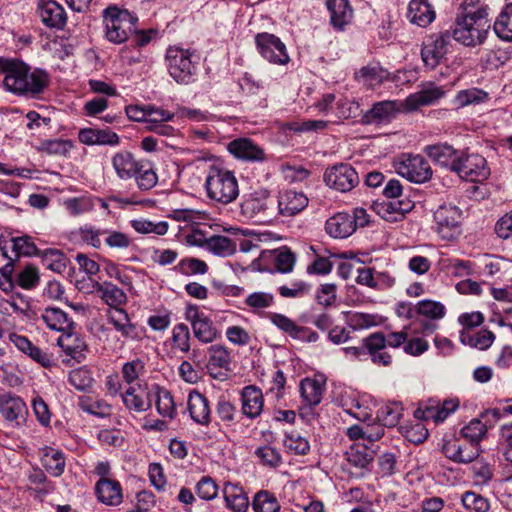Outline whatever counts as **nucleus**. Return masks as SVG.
Returning <instances> with one entry per match:
<instances>
[{"label":"nucleus","instance_id":"nucleus-7","mask_svg":"<svg viewBox=\"0 0 512 512\" xmlns=\"http://www.w3.org/2000/svg\"><path fill=\"white\" fill-rule=\"evenodd\" d=\"M407 328L398 332H391L385 336L381 332H375L364 338V344L373 363L389 366L392 363V356L384 351L386 346L398 348L405 345L408 339Z\"/></svg>","mask_w":512,"mask_h":512},{"label":"nucleus","instance_id":"nucleus-29","mask_svg":"<svg viewBox=\"0 0 512 512\" xmlns=\"http://www.w3.org/2000/svg\"><path fill=\"white\" fill-rule=\"evenodd\" d=\"M112 167L116 175L122 180H128L137 175L141 161L135 159L132 153L120 151L111 158Z\"/></svg>","mask_w":512,"mask_h":512},{"label":"nucleus","instance_id":"nucleus-19","mask_svg":"<svg viewBox=\"0 0 512 512\" xmlns=\"http://www.w3.org/2000/svg\"><path fill=\"white\" fill-rule=\"evenodd\" d=\"M228 151L237 159L247 162H261L266 159L263 148L248 138H237L227 145Z\"/></svg>","mask_w":512,"mask_h":512},{"label":"nucleus","instance_id":"nucleus-12","mask_svg":"<svg viewBox=\"0 0 512 512\" xmlns=\"http://www.w3.org/2000/svg\"><path fill=\"white\" fill-rule=\"evenodd\" d=\"M454 172L467 181L483 182L489 177L490 168L483 156L462 152Z\"/></svg>","mask_w":512,"mask_h":512},{"label":"nucleus","instance_id":"nucleus-60","mask_svg":"<svg viewBox=\"0 0 512 512\" xmlns=\"http://www.w3.org/2000/svg\"><path fill=\"white\" fill-rule=\"evenodd\" d=\"M347 323L353 330H362L376 326L378 321L377 316L373 314L349 312Z\"/></svg>","mask_w":512,"mask_h":512},{"label":"nucleus","instance_id":"nucleus-2","mask_svg":"<svg viewBox=\"0 0 512 512\" xmlns=\"http://www.w3.org/2000/svg\"><path fill=\"white\" fill-rule=\"evenodd\" d=\"M92 287L98 296L110 307L107 316L108 321L114 328L126 339L132 341L141 340L144 330L133 324L128 313L122 308L127 302L126 293L108 281L102 283L93 281Z\"/></svg>","mask_w":512,"mask_h":512},{"label":"nucleus","instance_id":"nucleus-51","mask_svg":"<svg viewBox=\"0 0 512 512\" xmlns=\"http://www.w3.org/2000/svg\"><path fill=\"white\" fill-rule=\"evenodd\" d=\"M494 31L499 38L512 41V4L507 5L496 19Z\"/></svg>","mask_w":512,"mask_h":512},{"label":"nucleus","instance_id":"nucleus-33","mask_svg":"<svg viewBox=\"0 0 512 512\" xmlns=\"http://www.w3.org/2000/svg\"><path fill=\"white\" fill-rule=\"evenodd\" d=\"M443 91L434 84L424 86L420 91L410 94L405 100L408 110H416L421 106L431 105L440 99Z\"/></svg>","mask_w":512,"mask_h":512},{"label":"nucleus","instance_id":"nucleus-3","mask_svg":"<svg viewBox=\"0 0 512 512\" xmlns=\"http://www.w3.org/2000/svg\"><path fill=\"white\" fill-rule=\"evenodd\" d=\"M487 16V9L480 7L476 11H469L462 17H458L453 28L454 39L466 46L483 43L490 29Z\"/></svg>","mask_w":512,"mask_h":512},{"label":"nucleus","instance_id":"nucleus-62","mask_svg":"<svg viewBox=\"0 0 512 512\" xmlns=\"http://www.w3.org/2000/svg\"><path fill=\"white\" fill-rule=\"evenodd\" d=\"M145 372V364L140 359L124 363L121 369L123 380L129 385L136 384V380Z\"/></svg>","mask_w":512,"mask_h":512},{"label":"nucleus","instance_id":"nucleus-23","mask_svg":"<svg viewBox=\"0 0 512 512\" xmlns=\"http://www.w3.org/2000/svg\"><path fill=\"white\" fill-rule=\"evenodd\" d=\"M414 207V203L408 198L401 200L390 199L374 205L375 212L388 222H398L403 219Z\"/></svg>","mask_w":512,"mask_h":512},{"label":"nucleus","instance_id":"nucleus-37","mask_svg":"<svg viewBox=\"0 0 512 512\" xmlns=\"http://www.w3.org/2000/svg\"><path fill=\"white\" fill-rule=\"evenodd\" d=\"M41 320L50 330L62 332V334L73 326V321L68 315L61 309L54 307L46 308L41 315Z\"/></svg>","mask_w":512,"mask_h":512},{"label":"nucleus","instance_id":"nucleus-41","mask_svg":"<svg viewBox=\"0 0 512 512\" xmlns=\"http://www.w3.org/2000/svg\"><path fill=\"white\" fill-rule=\"evenodd\" d=\"M399 111V106L395 101H381L373 105L368 111L366 118L369 122H387L390 121Z\"/></svg>","mask_w":512,"mask_h":512},{"label":"nucleus","instance_id":"nucleus-15","mask_svg":"<svg viewBox=\"0 0 512 512\" xmlns=\"http://www.w3.org/2000/svg\"><path fill=\"white\" fill-rule=\"evenodd\" d=\"M347 464L345 469L351 478L364 477V470L370 464L374 457V451L366 444L354 443L345 453Z\"/></svg>","mask_w":512,"mask_h":512},{"label":"nucleus","instance_id":"nucleus-58","mask_svg":"<svg viewBox=\"0 0 512 512\" xmlns=\"http://www.w3.org/2000/svg\"><path fill=\"white\" fill-rule=\"evenodd\" d=\"M133 178L136 179L137 185L141 190H150L157 184V174L153 168L147 164L141 162L137 169V175Z\"/></svg>","mask_w":512,"mask_h":512},{"label":"nucleus","instance_id":"nucleus-54","mask_svg":"<svg viewBox=\"0 0 512 512\" xmlns=\"http://www.w3.org/2000/svg\"><path fill=\"white\" fill-rule=\"evenodd\" d=\"M417 315L424 316L430 320H438L444 317L445 307L443 304L433 300L419 301L414 307Z\"/></svg>","mask_w":512,"mask_h":512},{"label":"nucleus","instance_id":"nucleus-9","mask_svg":"<svg viewBox=\"0 0 512 512\" xmlns=\"http://www.w3.org/2000/svg\"><path fill=\"white\" fill-rule=\"evenodd\" d=\"M462 211L455 205L443 204L434 212L436 232L448 241L457 239L462 234Z\"/></svg>","mask_w":512,"mask_h":512},{"label":"nucleus","instance_id":"nucleus-11","mask_svg":"<svg viewBox=\"0 0 512 512\" xmlns=\"http://www.w3.org/2000/svg\"><path fill=\"white\" fill-rule=\"evenodd\" d=\"M188 50L179 47H170L166 53V61L170 76L177 83H189L194 72L195 65Z\"/></svg>","mask_w":512,"mask_h":512},{"label":"nucleus","instance_id":"nucleus-39","mask_svg":"<svg viewBox=\"0 0 512 512\" xmlns=\"http://www.w3.org/2000/svg\"><path fill=\"white\" fill-rule=\"evenodd\" d=\"M325 386L316 379L305 378L300 383V394L307 406H317L323 397Z\"/></svg>","mask_w":512,"mask_h":512},{"label":"nucleus","instance_id":"nucleus-14","mask_svg":"<svg viewBox=\"0 0 512 512\" xmlns=\"http://www.w3.org/2000/svg\"><path fill=\"white\" fill-rule=\"evenodd\" d=\"M259 53L270 63L283 65L288 63L289 56L285 44L275 35L260 33L255 37Z\"/></svg>","mask_w":512,"mask_h":512},{"label":"nucleus","instance_id":"nucleus-4","mask_svg":"<svg viewBox=\"0 0 512 512\" xmlns=\"http://www.w3.org/2000/svg\"><path fill=\"white\" fill-rule=\"evenodd\" d=\"M205 188L207 196L218 203L227 205L239 196V184L234 172L217 166L210 167Z\"/></svg>","mask_w":512,"mask_h":512},{"label":"nucleus","instance_id":"nucleus-42","mask_svg":"<svg viewBox=\"0 0 512 512\" xmlns=\"http://www.w3.org/2000/svg\"><path fill=\"white\" fill-rule=\"evenodd\" d=\"M41 463L51 477H58L65 467L63 454L54 448H46L41 456Z\"/></svg>","mask_w":512,"mask_h":512},{"label":"nucleus","instance_id":"nucleus-61","mask_svg":"<svg viewBox=\"0 0 512 512\" xmlns=\"http://www.w3.org/2000/svg\"><path fill=\"white\" fill-rule=\"evenodd\" d=\"M70 384L79 391H85L92 387L94 379L90 370L78 368L69 374Z\"/></svg>","mask_w":512,"mask_h":512},{"label":"nucleus","instance_id":"nucleus-20","mask_svg":"<svg viewBox=\"0 0 512 512\" xmlns=\"http://www.w3.org/2000/svg\"><path fill=\"white\" fill-rule=\"evenodd\" d=\"M9 340L17 347L19 351L29 356L32 360L39 363L41 366L49 368L54 364L52 354L34 345L27 337L16 333H11L9 335Z\"/></svg>","mask_w":512,"mask_h":512},{"label":"nucleus","instance_id":"nucleus-18","mask_svg":"<svg viewBox=\"0 0 512 512\" xmlns=\"http://www.w3.org/2000/svg\"><path fill=\"white\" fill-rule=\"evenodd\" d=\"M448 35H432L429 36L423 43L421 50L422 60L425 66L434 69L448 51Z\"/></svg>","mask_w":512,"mask_h":512},{"label":"nucleus","instance_id":"nucleus-44","mask_svg":"<svg viewBox=\"0 0 512 512\" xmlns=\"http://www.w3.org/2000/svg\"><path fill=\"white\" fill-rule=\"evenodd\" d=\"M421 420L415 417V420L408 421L399 427L400 433L411 443L420 444L428 437V429Z\"/></svg>","mask_w":512,"mask_h":512},{"label":"nucleus","instance_id":"nucleus-50","mask_svg":"<svg viewBox=\"0 0 512 512\" xmlns=\"http://www.w3.org/2000/svg\"><path fill=\"white\" fill-rule=\"evenodd\" d=\"M206 249L217 256L227 257L235 252L236 245L230 238L216 235L208 238Z\"/></svg>","mask_w":512,"mask_h":512},{"label":"nucleus","instance_id":"nucleus-55","mask_svg":"<svg viewBox=\"0 0 512 512\" xmlns=\"http://www.w3.org/2000/svg\"><path fill=\"white\" fill-rule=\"evenodd\" d=\"M486 432L485 424L478 418L472 419L461 430L462 436L469 441L468 444L476 447H478L479 442L484 438Z\"/></svg>","mask_w":512,"mask_h":512},{"label":"nucleus","instance_id":"nucleus-27","mask_svg":"<svg viewBox=\"0 0 512 512\" xmlns=\"http://www.w3.org/2000/svg\"><path fill=\"white\" fill-rule=\"evenodd\" d=\"M443 452L447 458L453 461L468 463L477 458L479 447L453 439L444 443Z\"/></svg>","mask_w":512,"mask_h":512},{"label":"nucleus","instance_id":"nucleus-52","mask_svg":"<svg viewBox=\"0 0 512 512\" xmlns=\"http://www.w3.org/2000/svg\"><path fill=\"white\" fill-rule=\"evenodd\" d=\"M283 445L289 452L295 455H305L310 450L309 441L297 431L286 433Z\"/></svg>","mask_w":512,"mask_h":512},{"label":"nucleus","instance_id":"nucleus-63","mask_svg":"<svg viewBox=\"0 0 512 512\" xmlns=\"http://www.w3.org/2000/svg\"><path fill=\"white\" fill-rule=\"evenodd\" d=\"M295 262L296 257L294 253H292L286 247L276 251V255L274 257V265L278 272L290 273L294 268Z\"/></svg>","mask_w":512,"mask_h":512},{"label":"nucleus","instance_id":"nucleus-45","mask_svg":"<svg viewBox=\"0 0 512 512\" xmlns=\"http://www.w3.org/2000/svg\"><path fill=\"white\" fill-rule=\"evenodd\" d=\"M495 335L493 332L483 329L475 334L462 330L460 332V340L463 344L475 347L481 350L489 348L494 342Z\"/></svg>","mask_w":512,"mask_h":512},{"label":"nucleus","instance_id":"nucleus-31","mask_svg":"<svg viewBox=\"0 0 512 512\" xmlns=\"http://www.w3.org/2000/svg\"><path fill=\"white\" fill-rule=\"evenodd\" d=\"M57 344L67 356L77 362H81L85 358L86 342L81 336L71 333L70 330L64 332L57 339Z\"/></svg>","mask_w":512,"mask_h":512},{"label":"nucleus","instance_id":"nucleus-49","mask_svg":"<svg viewBox=\"0 0 512 512\" xmlns=\"http://www.w3.org/2000/svg\"><path fill=\"white\" fill-rule=\"evenodd\" d=\"M172 348L182 353L191 349V333L187 324L178 323L171 331Z\"/></svg>","mask_w":512,"mask_h":512},{"label":"nucleus","instance_id":"nucleus-25","mask_svg":"<svg viewBox=\"0 0 512 512\" xmlns=\"http://www.w3.org/2000/svg\"><path fill=\"white\" fill-rule=\"evenodd\" d=\"M427 155L437 164L454 172L463 151L448 144H436L425 148Z\"/></svg>","mask_w":512,"mask_h":512},{"label":"nucleus","instance_id":"nucleus-38","mask_svg":"<svg viewBox=\"0 0 512 512\" xmlns=\"http://www.w3.org/2000/svg\"><path fill=\"white\" fill-rule=\"evenodd\" d=\"M331 24L338 29L347 25L353 16L348 0H327Z\"/></svg>","mask_w":512,"mask_h":512},{"label":"nucleus","instance_id":"nucleus-6","mask_svg":"<svg viewBox=\"0 0 512 512\" xmlns=\"http://www.w3.org/2000/svg\"><path fill=\"white\" fill-rule=\"evenodd\" d=\"M185 320L190 324L193 337L201 344L208 345L221 339L222 330L217 321H213L196 304H187L184 311Z\"/></svg>","mask_w":512,"mask_h":512},{"label":"nucleus","instance_id":"nucleus-53","mask_svg":"<svg viewBox=\"0 0 512 512\" xmlns=\"http://www.w3.org/2000/svg\"><path fill=\"white\" fill-rule=\"evenodd\" d=\"M131 226L140 234L153 233L159 236L165 235L169 229V225L166 221L152 222L144 218L132 220Z\"/></svg>","mask_w":512,"mask_h":512},{"label":"nucleus","instance_id":"nucleus-8","mask_svg":"<svg viewBox=\"0 0 512 512\" xmlns=\"http://www.w3.org/2000/svg\"><path fill=\"white\" fill-rule=\"evenodd\" d=\"M240 210L245 218L266 223L276 216V201L266 189H259L244 197Z\"/></svg>","mask_w":512,"mask_h":512},{"label":"nucleus","instance_id":"nucleus-59","mask_svg":"<svg viewBox=\"0 0 512 512\" xmlns=\"http://www.w3.org/2000/svg\"><path fill=\"white\" fill-rule=\"evenodd\" d=\"M106 229L85 225L79 229L80 239L87 245L99 249L102 246V238L105 239Z\"/></svg>","mask_w":512,"mask_h":512},{"label":"nucleus","instance_id":"nucleus-17","mask_svg":"<svg viewBox=\"0 0 512 512\" xmlns=\"http://www.w3.org/2000/svg\"><path fill=\"white\" fill-rule=\"evenodd\" d=\"M0 414L6 421L18 427L25 422L28 409L21 397L5 393L0 395Z\"/></svg>","mask_w":512,"mask_h":512},{"label":"nucleus","instance_id":"nucleus-10","mask_svg":"<svg viewBox=\"0 0 512 512\" xmlns=\"http://www.w3.org/2000/svg\"><path fill=\"white\" fill-rule=\"evenodd\" d=\"M396 173L410 182L424 183L431 179L432 169L420 155L402 154L393 161Z\"/></svg>","mask_w":512,"mask_h":512},{"label":"nucleus","instance_id":"nucleus-28","mask_svg":"<svg viewBox=\"0 0 512 512\" xmlns=\"http://www.w3.org/2000/svg\"><path fill=\"white\" fill-rule=\"evenodd\" d=\"M79 141L85 145H110L116 146L119 144V136L110 130L83 128L78 133Z\"/></svg>","mask_w":512,"mask_h":512},{"label":"nucleus","instance_id":"nucleus-40","mask_svg":"<svg viewBox=\"0 0 512 512\" xmlns=\"http://www.w3.org/2000/svg\"><path fill=\"white\" fill-rule=\"evenodd\" d=\"M207 353V368L209 371H213L215 369H229L231 354L226 346L212 343V345L208 347Z\"/></svg>","mask_w":512,"mask_h":512},{"label":"nucleus","instance_id":"nucleus-22","mask_svg":"<svg viewBox=\"0 0 512 512\" xmlns=\"http://www.w3.org/2000/svg\"><path fill=\"white\" fill-rule=\"evenodd\" d=\"M458 405L456 400H445L443 403L434 400L429 401L425 407H419L414 411V417L417 419L433 420L435 423H439L454 412Z\"/></svg>","mask_w":512,"mask_h":512},{"label":"nucleus","instance_id":"nucleus-34","mask_svg":"<svg viewBox=\"0 0 512 512\" xmlns=\"http://www.w3.org/2000/svg\"><path fill=\"white\" fill-rule=\"evenodd\" d=\"M188 410L191 418L198 424L208 425L210 422V407L207 398L193 391L188 397Z\"/></svg>","mask_w":512,"mask_h":512},{"label":"nucleus","instance_id":"nucleus-47","mask_svg":"<svg viewBox=\"0 0 512 512\" xmlns=\"http://www.w3.org/2000/svg\"><path fill=\"white\" fill-rule=\"evenodd\" d=\"M271 322L280 330L295 339H303L307 328L298 326L292 319L280 313H271L269 315Z\"/></svg>","mask_w":512,"mask_h":512},{"label":"nucleus","instance_id":"nucleus-56","mask_svg":"<svg viewBox=\"0 0 512 512\" xmlns=\"http://www.w3.org/2000/svg\"><path fill=\"white\" fill-rule=\"evenodd\" d=\"M175 270L185 276L203 275L208 271V265L203 260L190 257L182 259L175 267Z\"/></svg>","mask_w":512,"mask_h":512},{"label":"nucleus","instance_id":"nucleus-64","mask_svg":"<svg viewBox=\"0 0 512 512\" xmlns=\"http://www.w3.org/2000/svg\"><path fill=\"white\" fill-rule=\"evenodd\" d=\"M488 94L480 89L471 88L458 92L456 96V103L461 106H468L471 104H479L486 101Z\"/></svg>","mask_w":512,"mask_h":512},{"label":"nucleus","instance_id":"nucleus-46","mask_svg":"<svg viewBox=\"0 0 512 512\" xmlns=\"http://www.w3.org/2000/svg\"><path fill=\"white\" fill-rule=\"evenodd\" d=\"M347 435L352 440H367L369 443L379 440L384 435V429L379 425H353L347 429Z\"/></svg>","mask_w":512,"mask_h":512},{"label":"nucleus","instance_id":"nucleus-35","mask_svg":"<svg viewBox=\"0 0 512 512\" xmlns=\"http://www.w3.org/2000/svg\"><path fill=\"white\" fill-rule=\"evenodd\" d=\"M223 496L227 506L235 512H244L248 508V497L237 483L225 482Z\"/></svg>","mask_w":512,"mask_h":512},{"label":"nucleus","instance_id":"nucleus-26","mask_svg":"<svg viewBox=\"0 0 512 512\" xmlns=\"http://www.w3.org/2000/svg\"><path fill=\"white\" fill-rule=\"evenodd\" d=\"M38 13L42 22L50 28H62L66 23L64 8L54 0H41Z\"/></svg>","mask_w":512,"mask_h":512},{"label":"nucleus","instance_id":"nucleus-36","mask_svg":"<svg viewBox=\"0 0 512 512\" xmlns=\"http://www.w3.org/2000/svg\"><path fill=\"white\" fill-rule=\"evenodd\" d=\"M95 493L98 500L108 506H117L123 500L120 482H96Z\"/></svg>","mask_w":512,"mask_h":512},{"label":"nucleus","instance_id":"nucleus-43","mask_svg":"<svg viewBox=\"0 0 512 512\" xmlns=\"http://www.w3.org/2000/svg\"><path fill=\"white\" fill-rule=\"evenodd\" d=\"M403 412V407L398 402H389L379 408L377 412V420L379 423L376 425L384 427H395Z\"/></svg>","mask_w":512,"mask_h":512},{"label":"nucleus","instance_id":"nucleus-48","mask_svg":"<svg viewBox=\"0 0 512 512\" xmlns=\"http://www.w3.org/2000/svg\"><path fill=\"white\" fill-rule=\"evenodd\" d=\"M156 395V410L158 414L164 418L172 419L176 415V405L171 393L159 386L155 387Z\"/></svg>","mask_w":512,"mask_h":512},{"label":"nucleus","instance_id":"nucleus-24","mask_svg":"<svg viewBox=\"0 0 512 512\" xmlns=\"http://www.w3.org/2000/svg\"><path fill=\"white\" fill-rule=\"evenodd\" d=\"M264 408V397L260 388L249 385L241 391V411L249 419L259 417Z\"/></svg>","mask_w":512,"mask_h":512},{"label":"nucleus","instance_id":"nucleus-30","mask_svg":"<svg viewBox=\"0 0 512 512\" xmlns=\"http://www.w3.org/2000/svg\"><path fill=\"white\" fill-rule=\"evenodd\" d=\"M407 18L412 24L426 27L435 19V11L428 0H410Z\"/></svg>","mask_w":512,"mask_h":512},{"label":"nucleus","instance_id":"nucleus-5","mask_svg":"<svg viewBox=\"0 0 512 512\" xmlns=\"http://www.w3.org/2000/svg\"><path fill=\"white\" fill-rule=\"evenodd\" d=\"M137 19L127 10H121L116 6H110L103 11V23L105 37L108 41L121 44L136 32Z\"/></svg>","mask_w":512,"mask_h":512},{"label":"nucleus","instance_id":"nucleus-32","mask_svg":"<svg viewBox=\"0 0 512 512\" xmlns=\"http://www.w3.org/2000/svg\"><path fill=\"white\" fill-rule=\"evenodd\" d=\"M353 220L349 213H337L326 221V232L334 238H347L355 231Z\"/></svg>","mask_w":512,"mask_h":512},{"label":"nucleus","instance_id":"nucleus-21","mask_svg":"<svg viewBox=\"0 0 512 512\" xmlns=\"http://www.w3.org/2000/svg\"><path fill=\"white\" fill-rule=\"evenodd\" d=\"M308 205V198L303 192L284 190L277 200L276 214L285 217L294 216Z\"/></svg>","mask_w":512,"mask_h":512},{"label":"nucleus","instance_id":"nucleus-57","mask_svg":"<svg viewBox=\"0 0 512 512\" xmlns=\"http://www.w3.org/2000/svg\"><path fill=\"white\" fill-rule=\"evenodd\" d=\"M253 508L255 512H279L280 505L273 494L260 491L254 497Z\"/></svg>","mask_w":512,"mask_h":512},{"label":"nucleus","instance_id":"nucleus-16","mask_svg":"<svg viewBox=\"0 0 512 512\" xmlns=\"http://www.w3.org/2000/svg\"><path fill=\"white\" fill-rule=\"evenodd\" d=\"M125 407L135 413H142L151 408V392L146 384L136 383L129 385L121 394Z\"/></svg>","mask_w":512,"mask_h":512},{"label":"nucleus","instance_id":"nucleus-13","mask_svg":"<svg viewBox=\"0 0 512 512\" xmlns=\"http://www.w3.org/2000/svg\"><path fill=\"white\" fill-rule=\"evenodd\" d=\"M324 181L330 188L348 192L358 185L359 176L350 164L340 163L326 169Z\"/></svg>","mask_w":512,"mask_h":512},{"label":"nucleus","instance_id":"nucleus-1","mask_svg":"<svg viewBox=\"0 0 512 512\" xmlns=\"http://www.w3.org/2000/svg\"><path fill=\"white\" fill-rule=\"evenodd\" d=\"M0 72L5 74L7 90L30 97L41 94L49 84V75L41 69L31 70L22 61L0 58Z\"/></svg>","mask_w":512,"mask_h":512}]
</instances>
